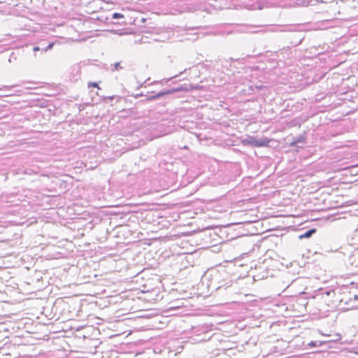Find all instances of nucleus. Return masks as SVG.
<instances>
[{
    "label": "nucleus",
    "instance_id": "nucleus-1",
    "mask_svg": "<svg viewBox=\"0 0 358 358\" xmlns=\"http://www.w3.org/2000/svg\"><path fill=\"white\" fill-rule=\"evenodd\" d=\"M248 142L250 145L255 147H267L269 145V143L271 142V139L267 137L261 138L257 139L253 136H250L248 138Z\"/></svg>",
    "mask_w": 358,
    "mask_h": 358
},
{
    "label": "nucleus",
    "instance_id": "nucleus-2",
    "mask_svg": "<svg viewBox=\"0 0 358 358\" xmlns=\"http://www.w3.org/2000/svg\"><path fill=\"white\" fill-rule=\"evenodd\" d=\"M306 143V137L303 135H300L297 137L293 138L292 141L290 143L291 146H296L298 148H302V145Z\"/></svg>",
    "mask_w": 358,
    "mask_h": 358
},
{
    "label": "nucleus",
    "instance_id": "nucleus-3",
    "mask_svg": "<svg viewBox=\"0 0 358 358\" xmlns=\"http://www.w3.org/2000/svg\"><path fill=\"white\" fill-rule=\"evenodd\" d=\"M188 90H189V88L187 87V86L186 85H180L177 87L171 88L170 90H166L165 91H166V94L168 95V94H172L173 93L178 92H184V91H188Z\"/></svg>",
    "mask_w": 358,
    "mask_h": 358
},
{
    "label": "nucleus",
    "instance_id": "nucleus-4",
    "mask_svg": "<svg viewBox=\"0 0 358 358\" xmlns=\"http://www.w3.org/2000/svg\"><path fill=\"white\" fill-rule=\"evenodd\" d=\"M341 338V337L340 334H336L335 338L324 341V343L336 341L340 340ZM322 344H323V342H318V343H317V341H311L310 343H308V345L310 347H316V346H321Z\"/></svg>",
    "mask_w": 358,
    "mask_h": 358
},
{
    "label": "nucleus",
    "instance_id": "nucleus-5",
    "mask_svg": "<svg viewBox=\"0 0 358 358\" xmlns=\"http://www.w3.org/2000/svg\"><path fill=\"white\" fill-rule=\"evenodd\" d=\"M164 95H167V94L166 93V91L163 90V91L159 92V93L156 94L155 95L147 96V98L145 99V101H154V100L158 99L164 96Z\"/></svg>",
    "mask_w": 358,
    "mask_h": 358
},
{
    "label": "nucleus",
    "instance_id": "nucleus-6",
    "mask_svg": "<svg viewBox=\"0 0 358 358\" xmlns=\"http://www.w3.org/2000/svg\"><path fill=\"white\" fill-rule=\"evenodd\" d=\"M316 231V229H309L307 231H306L304 234H301L299 236V238L300 239H302V238H310L313 234H315Z\"/></svg>",
    "mask_w": 358,
    "mask_h": 358
},
{
    "label": "nucleus",
    "instance_id": "nucleus-7",
    "mask_svg": "<svg viewBox=\"0 0 358 358\" xmlns=\"http://www.w3.org/2000/svg\"><path fill=\"white\" fill-rule=\"evenodd\" d=\"M279 31V27H274V28H269V29H255V30H252L251 32L252 33H260V32H266V31L275 32V31Z\"/></svg>",
    "mask_w": 358,
    "mask_h": 358
},
{
    "label": "nucleus",
    "instance_id": "nucleus-8",
    "mask_svg": "<svg viewBox=\"0 0 358 358\" xmlns=\"http://www.w3.org/2000/svg\"><path fill=\"white\" fill-rule=\"evenodd\" d=\"M53 45H54V43H49L48 45H47L46 47L42 48V52H45L48 50L52 49Z\"/></svg>",
    "mask_w": 358,
    "mask_h": 358
},
{
    "label": "nucleus",
    "instance_id": "nucleus-9",
    "mask_svg": "<svg viewBox=\"0 0 358 358\" xmlns=\"http://www.w3.org/2000/svg\"><path fill=\"white\" fill-rule=\"evenodd\" d=\"M124 15L119 13H115L112 15V19H119V18H123Z\"/></svg>",
    "mask_w": 358,
    "mask_h": 358
},
{
    "label": "nucleus",
    "instance_id": "nucleus-10",
    "mask_svg": "<svg viewBox=\"0 0 358 358\" xmlns=\"http://www.w3.org/2000/svg\"><path fill=\"white\" fill-rule=\"evenodd\" d=\"M120 69H122V66H120V64L119 62H116V63L114 64V69L115 70L117 71V70H119Z\"/></svg>",
    "mask_w": 358,
    "mask_h": 358
},
{
    "label": "nucleus",
    "instance_id": "nucleus-11",
    "mask_svg": "<svg viewBox=\"0 0 358 358\" xmlns=\"http://www.w3.org/2000/svg\"><path fill=\"white\" fill-rule=\"evenodd\" d=\"M40 50L42 52V48H40V47H38V46H34V47L33 48V51H34V52H37V51H40Z\"/></svg>",
    "mask_w": 358,
    "mask_h": 358
},
{
    "label": "nucleus",
    "instance_id": "nucleus-12",
    "mask_svg": "<svg viewBox=\"0 0 358 358\" xmlns=\"http://www.w3.org/2000/svg\"><path fill=\"white\" fill-rule=\"evenodd\" d=\"M89 86H92L94 87H98V84L96 83H89Z\"/></svg>",
    "mask_w": 358,
    "mask_h": 358
},
{
    "label": "nucleus",
    "instance_id": "nucleus-13",
    "mask_svg": "<svg viewBox=\"0 0 358 358\" xmlns=\"http://www.w3.org/2000/svg\"><path fill=\"white\" fill-rule=\"evenodd\" d=\"M13 55V53L12 54ZM13 55H10V57L9 59V62H11V61H13V59H12Z\"/></svg>",
    "mask_w": 358,
    "mask_h": 358
},
{
    "label": "nucleus",
    "instance_id": "nucleus-14",
    "mask_svg": "<svg viewBox=\"0 0 358 358\" xmlns=\"http://www.w3.org/2000/svg\"><path fill=\"white\" fill-rule=\"evenodd\" d=\"M13 55V53L12 54ZM13 55H10V57L9 59V62H11V61H13V59H12Z\"/></svg>",
    "mask_w": 358,
    "mask_h": 358
},
{
    "label": "nucleus",
    "instance_id": "nucleus-15",
    "mask_svg": "<svg viewBox=\"0 0 358 358\" xmlns=\"http://www.w3.org/2000/svg\"><path fill=\"white\" fill-rule=\"evenodd\" d=\"M257 27H264V26L260 25V26H256V27H255V28H257Z\"/></svg>",
    "mask_w": 358,
    "mask_h": 358
},
{
    "label": "nucleus",
    "instance_id": "nucleus-16",
    "mask_svg": "<svg viewBox=\"0 0 358 358\" xmlns=\"http://www.w3.org/2000/svg\"><path fill=\"white\" fill-rule=\"evenodd\" d=\"M159 83V81H155L153 83Z\"/></svg>",
    "mask_w": 358,
    "mask_h": 358
}]
</instances>
